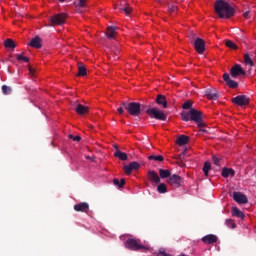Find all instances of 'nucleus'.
I'll return each instance as SVG.
<instances>
[{"label": "nucleus", "instance_id": "obj_25", "mask_svg": "<svg viewBox=\"0 0 256 256\" xmlns=\"http://www.w3.org/2000/svg\"><path fill=\"white\" fill-rule=\"evenodd\" d=\"M232 215L233 217H238V219H245V214H243L237 207L232 208Z\"/></svg>", "mask_w": 256, "mask_h": 256}, {"label": "nucleus", "instance_id": "obj_52", "mask_svg": "<svg viewBox=\"0 0 256 256\" xmlns=\"http://www.w3.org/2000/svg\"><path fill=\"white\" fill-rule=\"evenodd\" d=\"M85 159H89L90 161H95V158L91 157V156H85Z\"/></svg>", "mask_w": 256, "mask_h": 256}, {"label": "nucleus", "instance_id": "obj_18", "mask_svg": "<svg viewBox=\"0 0 256 256\" xmlns=\"http://www.w3.org/2000/svg\"><path fill=\"white\" fill-rule=\"evenodd\" d=\"M202 241L206 245H213V243H217L218 238L215 234H208L202 238Z\"/></svg>", "mask_w": 256, "mask_h": 256}, {"label": "nucleus", "instance_id": "obj_39", "mask_svg": "<svg viewBox=\"0 0 256 256\" xmlns=\"http://www.w3.org/2000/svg\"><path fill=\"white\" fill-rule=\"evenodd\" d=\"M198 128L200 129V131H201L202 133H206V134L209 133V130L207 129V124H205V121L202 122V125H201V126H198Z\"/></svg>", "mask_w": 256, "mask_h": 256}, {"label": "nucleus", "instance_id": "obj_29", "mask_svg": "<svg viewBox=\"0 0 256 256\" xmlns=\"http://www.w3.org/2000/svg\"><path fill=\"white\" fill-rule=\"evenodd\" d=\"M202 170H203V173H204L205 177H208L209 176V171H211V163L210 162H205Z\"/></svg>", "mask_w": 256, "mask_h": 256}, {"label": "nucleus", "instance_id": "obj_23", "mask_svg": "<svg viewBox=\"0 0 256 256\" xmlns=\"http://www.w3.org/2000/svg\"><path fill=\"white\" fill-rule=\"evenodd\" d=\"M115 35H117V28L115 26H109L107 28L106 36L108 39H115Z\"/></svg>", "mask_w": 256, "mask_h": 256}, {"label": "nucleus", "instance_id": "obj_12", "mask_svg": "<svg viewBox=\"0 0 256 256\" xmlns=\"http://www.w3.org/2000/svg\"><path fill=\"white\" fill-rule=\"evenodd\" d=\"M232 197L234 201H236V203H239L240 205H245L249 203L247 196L241 192H233Z\"/></svg>", "mask_w": 256, "mask_h": 256}, {"label": "nucleus", "instance_id": "obj_19", "mask_svg": "<svg viewBox=\"0 0 256 256\" xmlns=\"http://www.w3.org/2000/svg\"><path fill=\"white\" fill-rule=\"evenodd\" d=\"M115 147V152H114V157H117L118 159H120V161H127L128 157H127V153L125 152H121V150H119V147L114 146Z\"/></svg>", "mask_w": 256, "mask_h": 256}, {"label": "nucleus", "instance_id": "obj_22", "mask_svg": "<svg viewBox=\"0 0 256 256\" xmlns=\"http://www.w3.org/2000/svg\"><path fill=\"white\" fill-rule=\"evenodd\" d=\"M222 177H224V179H227L229 176L231 177H235V170H233V168H223L222 172H221Z\"/></svg>", "mask_w": 256, "mask_h": 256}, {"label": "nucleus", "instance_id": "obj_13", "mask_svg": "<svg viewBox=\"0 0 256 256\" xmlns=\"http://www.w3.org/2000/svg\"><path fill=\"white\" fill-rule=\"evenodd\" d=\"M223 80L225 81L226 85L230 87V89H237L239 87V83L235 82V80H231V76L229 74H223Z\"/></svg>", "mask_w": 256, "mask_h": 256}, {"label": "nucleus", "instance_id": "obj_10", "mask_svg": "<svg viewBox=\"0 0 256 256\" xmlns=\"http://www.w3.org/2000/svg\"><path fill=\"white\" fill-rule=\"evenodd\" d=\"M230 75L233 77V79H237L240 75H246L245 70H243V67L239 64H235L231 69H230Z\"/></svg>", "mask_w": 256, "mask_h": 256}, {"label": "nucleus", "instance_id": "obj_26", "mask_svg": "<svg viewBox=\"0 0 256 256\" xmlns=\"http://www.w3.org/2000/svg\"><path fill=\"white\" fill-rule=\"evenodd\" d=\"M4 47H6V49H15L17 45L13 39L8 38L4 41Z\"/></svg>", "mask_w": 256, "mask_h": 256}, {"label": "nucleus", "instance_id": "obj_6", "mask_svg": "<svg viewBox=\"0 0 256 256\" xmlns=\"http://www.w3.org/2000/svg\"><path fill=\"white\" fill-rule=\"evenodd\" d=\"M191 121H194V123H196L198 127H201L204 122L203 112L195 108H191Z\"/></svg>", "mask_w": 256, "mask_h": 256}, {"label": "nucleus", "instance_id": "obj_43", "mask_svg": "<svg viewBox=\"0 0 256 256\" xmlns=\"http://www.w3.org/2000/svg\"><path fill=\"white\" fill-rule=\"evenodd\" d=\"M212 161H213L214 165H216V167H219V163H221V158H219L217 156H212Z\"/></svg>", "mask_w": 256, "mask_h": 256}, {"label": "nucleus", "instance_id": "obj_38", "mask_svg": "<svg viewBox=\"0 0 256 256\" xmlns=\"http://www.w3.org/2000/svg\"><path fill=\"white\" fill-rule=\"evenodd\" d=\"M17 61H25V63H29V57H25L21 54H16Z\"/></svg>", "mask_w": 256, "mask_h": 256}, {"label": "nucleus", "instance_id": "obj_11", "mask_svg": "<svg viewBox=\"0 0 256 256\" xmlns=\"http://www.w3.org/2000/svg\"><path fill=\"white\" fill-rule=\"evenodd\" d=\"M168 185H171V187H181V183H183V178L181 176L174 174L170 176V178L167 181Z\"/></svg>", "mask_w": 256, "mask_h": 256}, {"label": "nucleus", "instance_id": "obj_53", "mask_svg": "<svg viewBox=\"0 0 256 256\" xmlns=\"http://www.w3.org/2000/svg\"><path fill=\"white\" fill-rule=\"evenodd\" d=\"M67 0H59L60 3H65Z\"/></svg>", "mask_w": 256, "mask_h": 256}, {"label": "nucleus", "instance_id": "obj_42", "mask_svg": "<svg viewBox=\"0 0 256 256\" xmlns=\"http://www.w3.org/2000/svg\"><path fill=\"white\" fill-rule=\"evenodd\" d=\"M177 6L176 5H173V4H169L168 5V11L170 12V13H177Z\"/></svg>", "mask_w": 256, "mask_h": 256}, {"label": "nucleus", "instance_id": "obj_30", "mask_svg": "<svg viewBox=\"0 0 256 256\" xmlns=\"http://www.w3.org/2000/svg\"><path fill=\"white\" fill-rule=\"evenodd\" d=\"M244 62L246 65H250V67L255 66V63L253 62V59H251V56L249 54L244 55Z\"/></svg>", "mask_w": 256, "mask_h": 256}, {"label": "nucleus", "instance_id": "obj_48", "mask_svg": "<svg viewBox=\"0 0 256 256\" xmlns=\"http://www.w3.org/2000/svg\"><path fill=\"white\" fill-rule=\"evenodd\" d=\"M127 5H128L127 2L124 0V1L120 2L119 6H118V9H119L120 7H125V6H127Z\"/></svg>", "mask_w": 256, "mask_h": 256}, {"label": "nucleus", "instance_id": "obj_15", "mask_svg": "<svg viewBox=\"0 0 256 256\" xmlns=\"http://www.w3.org/2000/svg\"><path fill=\"white\" fill-rule=\"evenodd\" d=\"M204 95L207 99H213L214 101L219 99V94H217V90L214 88L206 89Z\"/></svg>", "mask_w": 256, "mask_h": 256}, {"label": "nucleus", "instance_id": "obj_40", "mask_svg": "<svg viewBox=\"0 0 256 256\" xmlns=\"http://www.w3.org/2000/svg\"><path fill=\"white\" fill-rule=\"evenodd\" d=\"M226 225L227 227H229V229H235L237 227V225H235V222H233V220L231 219L226 220Z\"/></svg>", "mask_w": 256, "mask_h": 256}, {"label": "nucleus", "instance_id": "obj_35", "mask_svg": "<svg viewBox=\"0 0 256 256\" xmlns=\"http://www.w3.org/2000/svg\"><path fill=\"white\" fill-rule=\"evenodd\" d=\"M225 45H226V47H228L229 49H234V50H237V49H238L237 45H236L235 43H233V41H231V40H227V41L225 42Z\"/></svg>", "mask_w": 256, "mask_h": 256}, {"label": "nucleus", "instance_id": "obj_33", "mask_svg": "<svg viewBox=\"0 0 256 256\" xmlns=\"http://www.w3.org/2000/svg\"><path fill=\"white\" fill-rule=\"evenodd\" d=\"M113 184L116 185V187H119L121 189L125 185V179L122 178L120 181L119 179H114Z\"/></svg>", "mask_w": 256, "mask_h": 256}, {"label": "nucleus", "instance_id": "obj_17", "mask_svg": "<svg viewBox=\"0 0 256 256\" xmlns=\"http://www.w3.org/2000/svg\"><path fill=\"white\" fill-rule=\"evenodd\" d=\"M30 47L34 49H41L43 47V40L39 36H35L29 43Z\"/></svg>", "mask_w": 256, "mask_h": 256}, {"label": "nucleus", "instance_id": "obj_9", "mask_svg": "<svg viewBox=\"0 0 256 256\" xmlns=\"http://www.w3.org/2000/svg\"><path fill=\"white\" fill-rule=\"evenodd\" d=\"M138 169H141V164L139 162H130L129 165H124L123 170L124 173L127 175H131L133 171H138Z\"/></svg>", "mask_w": 256, "mask_h": 256}, {"label": "nucleus", "instance_id": "obj_45", "mask_svg": "<svg viewBox=\"0 0 256 256\" xmlns=\"http://www.w3.org/2000/svg\"><path fill=\"white\" fill-rule=\"evenodd\" d=\"M85 1L87 0H78L77 7H85Z\"/></svg>", "mask_w": 256, "mask_h": 256}, {"label": "nucleus", "instance_id": "obj_31", "mask_svg": "<svg viewBox=\"0 0 256 256\" xmlns=\"http://www.w3.org/2000/svg\"><path fill=\"white\" fill-rule=\"evenodd\" d=\"M78 77H85V75H87V69L85 68V66H79L78 67Z\"/></svg>", "mask_w": 256, "mask_h": 256}, {"label": "nucleus", "instance_id": "obj_1", "mask_svg": "<svg viewBox=\"0 0 256 256\" xmlns=\"http://www.w3.org/2000/svg\"><path fill=\"white\" fill-rule=\"evenodd\" d=\"M214 11L220 19H231L235 15V7L231 6L225 0H216L214 3Z\"/></svg>", "mask_w": 256, "mask_h": 256}, {"label": "nucleus", "instance_id": "obj_20", "mask_svg": "<svg viewBox=\"0 0 256 256\" xmlns=\"http://www.w3.org/2000/svg\"><path fill=\"white\" fill-rule=\"evenodd\" d=\"M157 105H162L163 109H167V98L163 94H159L156 97Z\"/></svg>", "mask_w": 256, "mask_h": 256}, {"label": "nucleus", "instance_id": "obj_3", "mask_svg": "<svg viewBox=\"0 0 256 256\" xmlns=\"http://www.w3.org/2000/svg\"><path fill=\"white\" fill-rule=\"evenodd\" d=\"M125 247L130 249V251H149V247L143 246V244H140L138 240L133 238L126 240Z\"/></svg>", "mask_w": 256, "mask_h": 256}, {"label": "nucleus", "instance_id": "obj_51", "mask_svg": "<svg viewBox=\"0 0 256 256\" xmlns=\"http://www.w3.org/2000/svg\"><path fill=\"white\" fill-rule=\"evenodd\" d=\"M183 157H184V154H179V155L177 156V159H179V161H182Z\"/></svg>", "mask_w": 256, "mask_h": 256}, {"label": "nucleus", "instance_id": "obj_7", "mask_svg": "<svg viewBox=\"0 0 256 256\" xmlns=\"http://www.w3.org/2000/svg\"><path fill=\"white\" fill-rule=\"evenodd\" d=\"M67 19V14L59 13L50 17V22L52 25H65V20Z\"/></svg>", "mask_w": 256, "mask_h": 256}, {"label": "nucleus", "instance_id": "obj_46", "mask_svg": "<svg viewBox=\"0 0 256 256\" xmlns=\"http://www.w3.org/2000/svg\"><path fill=\"white\" fill-rule=\"evenodd\" d=\"M158 256H171V255L167 254V252H165V250H160L158 253Z\"/></svg>", "mask_w": 256, "mask_h": 256}, {"label": "nucleus", "instance_id": "obj_5", "mask_svg": "<svg viewBox=\"0 0 256 256\" xmlns=\"http://www.w3.org/2000/svg\"><path fill=\"white\" fill-rule=\"evenodd\" d=\"M147 115L151 117V119H157L158 121H167V114L158 108H148L146 110Z\"/></svg>", "mask_w": 256, "mask_h": 256}, {"label": "nucleus", "instance_id": "obj_21", "mask_svg": "<svg viewBox=\"0 0 256 256\" xmlns=\"http://www.w3.org/2000/svg\"><path fill=\"white\" fill-rule=\"evenodd\" d=\"M75 111L78 115H87V113H89V107H86L82 104H77Z\"/></svg>", "mask_w": 256, "mask_h": 256}, {"label": "nucleus", "instance_id": "obj_50", "mask_svg": "<svg viewBox=\"0 0 256 256\" xmlns=\"http://www.w3.org/2000/svg\"><path fill=\"white\" fill-rule=\"evenodd\" d=\"M249 11H246L243 15H244V17H245V19H249Z\"/></svg>", "mask_w": 256, "mask_h": 256}, {"label": "nucleus", "instance_id": "obj_16", "mask_svg": "<svg viewBox=\"0 0 256 256\" xmlns=\"http://www.w3.org/2000/svg\"><path fill=\"white\" fill-rule=\"evenodd\" d=\"M148 179L151 181V183H155L158 185V183H161V177H159V174L155 172L154 170H149L148 171Z\"/></svg>", "mask_w": 256, "mask_h": 256}, {"label": "nucleus", "instance_id": "obj_27", "mask_svg": "<svg viewBox=\"0 0 256 256\" xmlns=\"http://www.w3.org/2000/svg\"><path fill=\"white\" fill-rule=\"evenodd\" d=\"M159 176L161 179H167V177H171V171L165 170V169H160Z\"/></svg>", "mask_w": 256, "mask_h": 256}, {"label": "nucleus", "instance_id": "obj_24", "mask_svg": "<svg viewBox=\"0 0 256 256\" xmlns=\"http://www.w3.org/2000/svg\"><path fill=\"white\" fill-rule=\"evenodd\" d=\"M177 145L183 147V145H187L189 143V137L186 135H180L176 140Z\"/></svg>", "mask_w": 256, "mask_h": 256}, {"label": "nucleus", "instance_id": "obj_28", "mask_svg": "<svg viewBox=\"0 0 256 256\" xmlns=\"http://www.w3.org/2000/svg\"><path fill=\"white\" fill-rule=\"evenodd\" d=\"M181 119L182 121H191V108L190 111H184L181 113Z\"/></svg>", "mask_w": 256, "mask_h": 256}, {"label": "nucleus", "instance_id": "obj_47", "mask_svg": "<svg viewBox=\"0 0 256 256\" xmlns=\"http://www.w3.org/2000/svg\"><path fill=\"white\" fill-rule=\"evenodd\" d=\"M117 111H118V113H119V115H123V113H125V107H119L118 109H117Z\"/></svg>", "mask_w": 256, "mask_h": 256}, {"label": "nucleus", "instance_id": "obj_14", "mask_svg": "<svg viewBox=\"0 0 256 256\" xmlns=\"http://www.w3.org/2000/svg\"><path fill=\"white\" fill-rule=\"evenodd\" d=\"M74 211H77L78 213H87V211H89V203L81 202L74 205Z\"/></svg>", "mask_w": 256, "mask_h": 256}, {"label": "nucleus", "instance_id": "obj_32", "mask_svg": "<svg viewBox=\"0 0 256 256\" xmlns=\"http://www.w3.org/2000/svg\"><path fill=\"white\" fill-rule=\"evenodd\" d=\"M157 191L158 193H161V194L167 193V185L165 183L159 184L157 187Z\"/></svg>", "mask_w": 256, "mask_h": 256}, {"label": "nucleus", "instance_id": "obj_2", "mask_svg": "<svg viewBox=\"0 0 256 256\" xmlns=\"http://www.w3.org/2000/svg\"><path fill=\"white\" fill-rule=\"evenodd\" d=\"M122 107L131 115L132 117H139L141 115V103L138 102H122Z\"/></svg>", "mask_w": 256, "mask_h": 256}, {"label": "nucleus", "instance_id": "obj_41", "mask_svg": "<svg viewBox=\"0 0 256 256\" xmlns=\"http://www.w3.org/2000/svg\"><path fill=\"white\" fill-rule=\"evenodd\" d=\"M191 107H193V102L191 100L184 102L182 105V109H191Z\"/></svg>", "mask_w": 256, "mask_h": 256}, {"label": "nucleus", "instance_id": "obj_4", "mask_svg": "<svg viewBox=\"0 0 256 256\" xmlns=\"http://www.w3.org/2000/svg\"><path fill=\"white\" fill-rule=\"evenodd\" d=\"M190 43L193 45L195 51H197L199 55H203V53H205V40L202 38H195V34H191Z\"/></svg>", "mask_w": 256, "mask_h": 256}, {"label": "nucleus", "instance_id": "obj_37", "mask_svg": "<svg viewBox=\"0 0 256 256\" xmlns=\"http://www.w3.org/2000/svg\"><path fill=\"white\" fill-rule=\"evenodd\" d=\"M119 10H120V11H124V13H125L126 15H129V14L131 13V11H132V8H131V6H129V4H128V5L125 6V7H120Z\"/></svg>", "mask_w": 256, "mask_h": 256}, {"label": "nucleus", "instance_id": "obj_44", "mask_svg": "<svg viewBox=\"0 0 256 256\" xmlns=\"http://www.w3.org/2000/svg\"><path fill=\"white\" fill-rule=\"evenodd\" d=\"M68 137H69V139H72L73 141H76V142L81 141V136H79V135L73 136V134H69Z\"/></svg>", "mask_w": 256, "mask_h": 256}, {"label": "nucleus", "instance_id": "obj_8", "mask_svg": "<svg viewBox=\"0 0 256 256\" xmlns=\"http://www.w3.org/2000/svg\"><path fill=\"white\" fill-rule=\"evenodd\" d=\"M231 102L234 105H238V107H243L245 105H249V97L246 95H238L231 99Z\"/></svg>", "mask_w": 256, "mask_h": 256}, {"label": "nucleus", "instance_id": "obj_49", "mask_svg": "<svg viewBox=\"0 0 256 256\" xmlns=\"http://www.w3.org/2000/svg\"><path fill=\"white\" fill-rule=\"evenodd\" d=\"M29 72H30L31 75H34L35 69H33V67H29Z\"/></svg>", "mask_w": 256, "mask_h": 256}, {"label": "nucleus", "instance_id": "obj_36", "mask_svg": "<svg viewBox=\"0 0 256 256\" xmlns=\"http://www.w3.org/2000/svg\"><path fill=\"white\" fill-rule=\"evenodd\" d=\"M11 87L7 86V85H3L2 86V93L3 95H11Z\"/></svg>", "mask_w": 256, "mask_h": 256}, {"label": "nucleus", "instance_id": "obj_34", "mask_svg": "<svg viewBox=\"0 0 256 256\" xmlns=\"http://www.w3.org/2000/svg\"><path fill=\"white\" fill-rule=\"evenodd\" d=\"M148 159L150 161H160V162L164 161V158L161 155H158V156L150 155V156H148Z\"/></svg>", "mask_w": 256, "mask_h": 256}]
</instances>
